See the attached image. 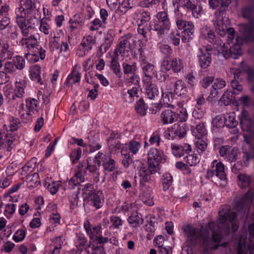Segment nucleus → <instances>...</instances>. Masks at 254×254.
<instances>
[{
	"label": "nucleus",
	"instance_id": "nucleus-1",
	"mask_svg": "<svg viewBox=\"0 0 254 254\" xmlns=\"http://www.w3.org/2000/svg\"><path fill=\"white\" fill-rule=\"evenodd\" d=\"M220 225L213 222H210L204 226L201 227V230L193 228L190 225L186 226L184 232L192 245H194L198 241H203L204 252L203 254H209L207 250L209 249H217L218 246L213 247L212 241L218 243L221 239V233L219 230L224 228L228 231L231 230L235 232L238 230V225L234 221L236 213L231 212L229 206H223L219 212Z\"/></svg>",
	"mask_w": 254,
	"mask_h": 254
},
{
	"label": "nucleus",
	"instance_id": "nucleus-2",
	"mask_svg": "<svg viewBox=\"0 0 254 254\" xmlns=\"http://www.w3.org/2000/svg\"><path fill=\"white\" fill-rule=\"evenodd\" d=\"M241 72H247L248 74V80L252 83H254V69H252L247 64L244 65V63L242 62L240 68L236 69L234 73V79L231 82L234 94H239L243 90L242 85L239 83L237 80L239 79V75Z\"/></svg>",
	"mask_w": 254,
	"mask_h": 254
},
{
	"label": "nucleus",
	"instance_id": "nucleus-3",
	"mask_svg": "<svg viewBox=\"0 0 254 254\" xmlns=\"http://www.w3.org/2000/svg\"><path fill=\"white\" fill-rule=\"evenodd\" d=\"M20 7L15 10L16 15L23 14L30 15L36 17L40 14L39 11L40 3L35 0H21L20 2Z\"/></svg>",
	"mask_w": 254,
	"mask_h": 254
},
{
	"label": "nucleus",
	"instance_id": "nucleus-4",
	"mask_svg": "<svg viewBox=\"0 0 254 254\" xmlns=\"http://www.w3.org/2000/svg\"><path fill=\"white\" fill-rule=\"evenodd\" d=\"M176 22L178 29L181 31L182 41L184 43L189 42L192 38L194 32L193 23L179 18L176 20Z\"/></svg>",
	"mask_w": 254,
	"mask_h": 254
},
{
	"label": "nucleus",
	"instance_id": "nucleus-5",
	"mask_svg": "<svg viewBox=\"0 0 254 254\" xmlns=\"http://www.w3.org/2000/svg\"><path fill=\"white\" fill-rule=\"evenodd\" d=\"M240 31L243 34V37H237L235 45L241 46L245 42L254 40V22L242 24L240 27Z\"/></svg>",
	"mask_w": 254,
	"mask_h": 254
},
{
	"label": "nucleus",
	"instance_id": "nucleus-6",
	"mask_svg": "<svg viewBox=\"0 0 254 254\" xmlns=\"http://www.w3.org/2000/svg\"><path fill=\"white\" fill-rule=\"evenodd\" d=\"M86 198L89 204L98 209L102 207L104 202V197L102 191L94 190L87 193Z\"/></svg>",
	"mask_w": 254,
	"mask_h": 254
},
{
	"label": "nucleus",
	"instance_id": "nucleus-7",
	"mask_svg": "<svg viewBox=\"0 0 254 254\" xmlns=\"http://www.w3.org/2000/svg\"><path fill=\"white\" fill-rule=\"evenodd\" d=\"M220 155L223 157L226 161L233 162L238 159L239 153L237 147H232L229 145H224L219 148Z\"/></svg>",
	"mask_w": 254,
	"mask_h": 254
},
{
	"label": "nucleus",
	"instance_id": "nucleus-8",
	"mask_svg": "<svg viewBox=\"0 0 254 254\" xmlns=\"http://www.w3.org/2000/svg\"><path fill=\"white\" fill-rule=\"evenodd\" d=\"M26 86L27 83L25 79L16 77L13 94H12L11 97H9V99L14 101L16 98L20 100L24 97L25 94V88Z\"/></svg>",
	"mask_w": 254,
	"mask_h": 254
},
{
	"label": "nucleus",
	"instance_id": "nucleus-9",
	"mask_svg": "<svg viewBox=\"0 0 254 254\" xmlns=\"http://www.w3.org/2000/svg\"><path fill=\"white\" fill-rule=\"evenodd\" d=\"M16 23L20 28L23 36L27 37L34 27L28 20H26L23 14L17 15L16 16Z\"/></svg>",
	"mask_w": 254,
	"mask_h": 254
},
{
	"label": "nucleus",
	"instance_id": "nucleus-10",
	"mask_svg": "<svg viewBox=\"0 0 254 254\" xmlns=\"http://www.w3.org/2000/svg\"><path fill=\"white\" fill-rule=\"evenodd\" d=\"M158 169L155 168V166L148 165V167H142L138 172L139 182L140 184L148 182L151 180V175L157 172Z\"/></svg>",
	"mask_w": 254,
	"mask_h": 254
},
{
	"label": "nucleus",
	"instance_id": "nucleus-11",
	"mask_svg": "<svg viewBox=\"0 0 254 254\" xmlns=\"http://www.w3.org/2000/svg\"><path fill=\"white\" fill-rule=\"evenodd\" d=\"M86 168L83 163H80L78 165V170L75 175L71 178L68 184L71 186V188L73 189L74 186L82 183L85 180L84 175H85Z\"/></svg>",
	"mask_w": 254,
	"mask_h": 254
},
{
	"label": "nucleus",
	"instance_id": "nucleus-12",
	"mask_svg": "<svg viewBox=\"0 0 254 254\" xmlns=\"http://www.w3.org/2000/svg\"><path fill=\"white\" fill-rule=\"evenodd\" d=\"M148 165L155 166V168L158 169L159 165L162 160L163 152L155 148H151L148 152Z\"/></svg>",
	"mask_w": 254,
	"mask_h": 254
},
{
	"label": "nucleus",
	"instance_id": "nucleus-13",
	"mask_svg": "<svg viewBox=\"0 0 254 254\" xmlns=\"http://www.w3.org/2000/svg\"><path fill=\"white\" fill-rule=\"evenodd\" d=\"M145 84V95L147 98L149 99H155L158 97L159 91L157 86L153 84L149 78H146L143 80Z\"/></svg>",
	"mask_w": 254,
	"mask_h": 254
},
{
	"label": "nucleus",
	"instance_id": "nucleus-14",
	"mask_svg": "<svg viewBox=\"0 0 254 254\" xmlns=\"http://www.w3.org/2000/svg\"><path fill=\"white\" fill-rule=\"evenodd\" d=\"M213 49H200V54L198 55L199 63L200 66L203 68H207L211 61L209 52Z\"/></svg>",
	"mask_w": 254,
	"mask_h": 254
},
{
	"label": "nucleus",
	"instance_id": "nucleus-15",
	"mask_svg": "<svg viewBox=\"0 0 254 254\" xmlns=\"http://www.w3.org/2000/svg\"><path fill=\"white\" fill-rule=\"evenodd\" d=\"M15 138L13 134L7 133L0 140V150L10 151L15 145Z\"/></svg>",
	"mask_w": 254,
	"mask_h": 254
},
{
	"label": "nucleus",
	"instance_id": "nucleus-16",
	"mask_svg": "<svg viewBox=\"0 0 254 254\" xmlns=\"http://www.w3.org/2000/svg\"><path fill=\"white\" fill-rule=\"evenodd\" d=\"M171 147L173 154L177 157L183 156L185 153H189L191 150L190 145L188 143H184L183 145L172 143Z\"/></svg>",
	"mask_w": 254,
	"mask_h": 254
},
{
	"label": "nucleus",
	"instance_id": "nucleus-17",
	"mask_svg": "<svg viewBox=\"0 0 254 254\" xmlns=\"http://www.w3.org/2000/svg\"><path fill=\"white\" fill-rule=\"evenodd\" d=\"M201 36L212 45L218 44L220 47H221V44H219V42L221 43V40L216 38L214 32L209 27L205 26L201 29Z\"/></svg>",
	"mask_w": 254,
	"mask_h": 254
},
{
	"label": "nucleus",
	"instance_id": "nucleus-18",
	"mask_svg": "<svg viewBox=\"0 0 254 254\" xmlns=\"http://www.w3.org/2000/svg\"><path fill=\"white\" fill-rule=\"evenodd\" d=\"M216 50L218 56H222L226 59L230 57L237 59L242 54V49H218Z\"/></svg>",
	"mask_w": 254,
	"mask_h": 254
},
{
	"label": "nucleus",
	"instance_id": "nucleus-19",
	"mask_svg": "<svg viewBox=\"0 0 254 254\" xmlns=\"http://www.w3.org/2000/svg\"><path fill=\"white\" fill-rule=\"evenodd\" d=\"M83 226L87 234L91 240H95L97 235H100L101 233L102 226L101 225L92 227L88 221H86L84 223Z\"/></svg>",
	"mask_w": 254,
	"mask_h": 254
},
{
	"label": "nucleus",
	"instance_id": "nucleus-20",
	"mask_svg": "<svg viewBox=\"0 0 254 254\" xmlns=\"http://www.w3.org/2000/svg\"><path fill=\"white\" fill-rule=\"evenodd\" d=\"M177 117L175 112L169 109H166L161 114L160 120L163 125L170 124L177 121Z\"/></svg>",
	"mask_w": 254,
	"mask_h": 254
},
{
	"label": "nucleus",
	"instance_id": "nucleus-21",
	"mask_svg": "<svg viewBox=\"0 0 254 254\" xmlns=\"http://www.w3.org/2000/svg\"><path fill=\"white\" fill-rule=\"evenodd\" d=\"M41 68L38 64H34L30 66L29 68L30 78L41 85L43 84V81L41 76Z\"/></svg>",
	"mask_w": 254,
	"mask_h": 254
},
{
	"label": "nucleus",
	"instance_id": "nucleus-22",
	"mask_svg": "<svg viewBox=\"0 0 254 254\" xmlns=\"http://www.w3.org/2000/svg\"><path fill=\"white\" fill-rule=\"evenodd\" d=\"M224 124L226 127L232 129L230 131L231 133L236 134L238 132V129L236 128L238 125V122L235 120L234 113L227 114L224 118Z\"/></svg>",
	"mask_w": 254,
	"mask_h": 254
},
{
	"label": "nucleus",
	"instance_id": "nucleus-23",
	"mask_svg": "<svg viewBox=\"0 0 254 254\" xmlns=\"http://www.w3.org/2000/svg\"><path fill=\"white\" fill-rule=\"evenodd\" d=\"M211 167L213 169L216 176L218 178L222 181L226 180V177L224 172V166L222 163L215 160L212 162Z\"/></svg>",
	"mask_w": 254,
	"mask_h": 254
},
{
	"label": "nucleus",
	"instance_id": "nucleus-24",
	"mask_svg": "<svg viewBox=\"0 0 254 254\" xmlns=\"http://www.w3.org/2000/svg\"><path fill=\"white\" fill-rule=\"evenodd\" d=\"M25 57L30 62H37L39 61V58L42 60L45 58V51L43 49H40L37 52H32L26 54Z\"/></svg>",
	"mask_w": 254,
	"mask_h": 254
},
{
	"label": "nucleus",
	"instance_id": "nucleus-25",
	"mask_svg": "<svg viewBox=\"0 0 254 254\" xmlns=\"http://www.w3.org/2000/svg\"><path fill=\"white\" fill-rule=\"evenodd\" d=\"M174 94L170 84H167L164 88H162V102L164 104H168L173 100Z\"/></svg>",
	"mask_w": 254,
	"mask_h": 254
},
{
	"label": "nucleus",
	"instance_id": "nucleus-26",
	"mask_svg": "<svg viewBox=\"0 0 254 254\" xmlns=\"http://www.w3.org/2000/svg\"><path fill=\"white\" fill-rule=\"evenodd\" d=\"M140 197L142 202L149 206L154 204L152 197V189L147 187L145 188L140 195Z\"/></svg>",
	"mask_w": 254,
	"mask_h": 254
},
{
	"label": "nucleus",
	"instance_id": "nucleus-27",
	"mask_svg": "<svg viewBox=\"0 0 254 254\" xmlns=\"http://www.w3.org/2000/svg\"><path fill=\"white\" fill-rule=\"evenodd\" d=\"M170 22H156L153 25L152 30L156 31L158 35H162L167 33L170 29Z\"/></svg>",
	"mask_w": 254,
	"mask_h": 254
},
{
	"label": "nucleus",
	"instance_id": "nucleus-28",
	"mask_svg": "<svg viewBox=\"0 0 254 254\" xmlns=\"http://www.w3.org/2000/svg\"><path fill=\"white\" fill-rule=\"evenodd\" d=\"M48 21H50V17H43L40 22L39 30L45 35H51L52 33V29Z\"/></svg>",
	"mask_w": 254,
	"mask_h": 254
},
{
	"label": "nucleus",
	"instance_id": "nucleus-29",
	"mask_svg": "<svg viewBox=\"0 0 254 254\" xmlns=\"http://www.w3.org/2000/svg\"><path fill=\"white\" fill-rule=\"evenodd\" d=\"M69 22L71 31H73L81 27L84 24V20L79 14H76L70 19Z\"/></svg>",
	"mask_w": 254,
	"mask_h": 254
},
{
	"label": "nucleus",
	"instance_id": "nucleus-30",
	"mask_svg": "<svg viewBox=\"0 0 254 254\" xmlns=\"http://www.w3.org/2000/svg\"><path fill=\"white\" fill-rule=\"evenodd\" d=\"M226 85V81L223 79H216L212 85V89L211 90L210 96L212 98L215 97L218 94V90L221 89Z\"/></svg>",
	"mask_w": 254,
	"mask_h": 254
},
{
	"label": "nucleus",
	"instance_id": "nucleus-31",
	"mask_svg": "<svg viewBox=\"0 0 254 254\" xmlns=\"http://www.w3.org/2000/svg\"><path fill=\"white\" fill-rule=\"evenodd\" d=\"M127 221L133 227H138L143 222L141 215H139L137 212H133L128 218Z\"/></svg>",
	"mask_w": 254,
	"mask_h": 254
},
{
	"label": "nucleus",
	"instance_id": "nucleus-32",
	"mask_svg": "<svg viewBox=\"0 0 254 254\" xmlns=\"http://www.w3.org/2000/svg\"><path fill=\"white\" fill-rule=\"evenodd\" d=\"M60 185V183L51 181V179L49 178H47L44 183L45 188L52 194H54L57 192Z\"/></svg>",
	"mask_w": 254,
	"mask_h": 254
},
{
	"label": "nucleus",
	"instance_id": "nucleus-33",
	"mask_svg": "<svg viewBox=\"0 0 254 254\" xmlns=\"http://www.w3.org/2000/svg\"><path fill=\"white\" fill-rule=\"evenodd\" d=\"M168 83L170 84L171 88L173 89L174 94L178 95H181L182 94H184V92H182V91L184 89V82L182 80H178L174 83L167 81L166 85Z\"/></svg>",
	"mask_w": 254,
	"mask_h": 254
},
{
	"label": "nucleus",
	"instance_id": "nucleus-34",
	"mask_svg": "<svg viewBox=\"0 0 254 254\" xmlns=\"http://www.w3.org/2000/svg\"><path fill=\"white\" fill-rule=\"evenodd\" d=\"M195 148L197 152L201 155L205 153L207 148V143L206 141L205 138H198L195 143Z\"/></svg>",
	"mask_w": 254,
	"mask_h": 254
},
{
	"label": "nucleus",
	"instance_id": "nucleus-35",
	"mask_svg": "<svg viewBox=\"0 0 254 254\" xmlns=\"http://www.w3.org/2000/svg\"><path fill=\"white\" fill-rule=\"evenodd\" d=\"M141 66L143 71L146 76V78H149L154 74V65L147 62L143 61L141 63Z\"/></svg>",
	"mask_w": 254,
	"mask_h": 254
},
{
	"label": "nucleus",
	"instance_id": "nucleus-36",
	"mask_svg": "<svg viewBox=\"0 0 254 254\" xmlns=\"http://www.w3.org/2000/svg\"><path fill=\"white\" fill-rule=\"evenodd\" d=\"M134 47V40L132 37H122L119 39L118 48H133Z\"/></svg>",
	"mask_w": 254,
	"mask_h": 254
},
{
	"label": "nucleus",
	"instance_id": "nucleus-37",
	"mask_svg": "<svg viewBox=\"0 0 254 254\" xmlns=\"http://www.w3.org/2000/svg\"><path fill=\"white\" fill-rule=\"evenodd\" d=\"M123 67L125 76L136 73L137 68L136 63L129 64L125 63L123 64Z\"/></svg>",
	"mask_w": 254,
	"mask_h": 254
},
{
	"label": "nucleus",
	"instance_id": "nucleus-38",
	"mask_svg": "<svg viewBox=\"0 0 254 254\" xmlns=\"http://www.w3.org/2000/svg\"><path fill=\"white\" fill-rule=\"evenodd\" d=\"M134 6V4L132 0H124L122 3H120L118 10L120 11L122 14H124L128 10L133 8Z\"/></svg>",
	"mask_w": 254,
	"mask_h": 254
},
{
	"label": "nucleus",
	"instance_id": "nucleus-39",
	"mask_svg": "<svg viewBox=\"0 0 254 254\" xmlns=\"http://www.w3.org/2000/svg\"><path fill=\"white\" fill-rule=\"evenodd\" d=\"M27 182L28 186L30 188H35L40 184L39 175L37 173H34L32 175H29L27 177Z\"/></svg>",
	"mask_w": 254,
	"mask_h": 254
},
{
	"label": "nucleus",
	"instance_id": "nucleus-40",
	"mask_svg": "<svg viewBox=\"0 0 254 254\" xmlns=\"http://www.w3.org/2000/svg\"><path fill=\"white\" fill-rule=\"evenodd\" d=\"M124 96L126 102H132L134 97L138 96V89L136 87H133L131 89L127 90Z\"/></svg>",
	"mask_w": 254,
	"mask_h": 254
},
{
	"label": "nucleus",
	"instance_id": "nucleus-41",
	"mask_svg": "<svg viewBox=\"0 0 254 254\" xmlns=\"http://www.w3.org/2000/svg\"><path fill=\"white\" fill-rule=\"evenodd\" d=\"M152 30L151 23H140L138 25L137 32L142 35L143 38H147V34Z\"/></svg>",
	"mask_w": 254,
	"mask_h": 254
},
{
	"label": "nucleus",
	"instance_id": "nucleus-42",
	"mask_svg": "<svg viewBox=\"0 0 254 254\" xmlns=\"http://www.w3.org/2000/svg\"><path fill=\"white\" fill-rule=\"evenodd\" d=\"M173 129H174L175 134L180 138L184 137L188 130L187 126L184 124L179 125L175 124L174 125Z\"/></svg>",
	"mask_w": 254,
	"mask_h": 254
},
{
	"label": "nucleus",
	"instance_id": "nucleus-43",
	"mask_svg": "<svg viewBox=\"0 0 254 254\" xmlns=\"http://www.w3.org/2000/svg\"><path fill=\"white\" fill-rule=\"evenodd\" d=\"M19 43V46H24L25 45L26 48H29L30 45L32 47L38 46L37 39L33 35H31L28 38L22 39Z\"/></svg>",
	"mask_w": 254,
	"mask_h": 254
},
{
	"label": "nucleus",
	"instance_id": "nucleus-44",
	"mask_svg": "<svg viewBox=\"0 0 254 254\" xmlns=\"http://www.w3.org/2000/svg\"><path fill=\"white\" fill-rule=\"evenodd\" d=\"M147 106L144 103L143 99H140L135 105V109L137 113L141 116H144L146 115V111Z\"/></svg>",
	"mask_w": 254,
	"mask_h": 254
},
{
	"label": "nucleus",
	"instance_id": "nucleus-45",
	"mask_svg": "<svg viewBox=\"0 0 254 254\" xmlns=\"http://www.w3.org/2000/svg\"><path fill=\"white\" fill-rule=\"evenodd\" d=\"M193 133L197 138H204L207 132L204 124L201 123L196 125L195 131L194 130Z\"/></svg>",
	"mask_w": 254,
	"mask_h": 254
},
{
	"label": "nucleus",
	"instance_id": "nucleus-46",
	"mask_svg": "<svg viewBox=\"0 0 254 254\" xmlns=\"http://www.w3.org/2000/svg\"><path fill=\"white\" fill-rule=\"evenodd\" d=\"M162 184L164 190L169 189L173 183V177L169 173H166L162 175Z\"/></svg>",
	"mask_w": 254,
	"mask_h": 254
},
{
	"label": "nucleus",
	"instance_id": "nucleus-47",
	"mask_svg": "<svg viewBox=\"0 0 254 254\" xmlns=\"http://www.w3.org/2000/svg\"><path fill=\"white\" fill-rule=\"evenodd\" d=\"M250 182V177L246 174H239L238 176V183L242 188L248 187Z\"/></svg>",
	"mask_w": 254,
	"mask_h": 254
},
{
	"label": "nucleus",
	"instance_id": "nucleus-48",
	"mask_svg": "<svg viewBox=\"0 0 254 254\" xmlns=\"http://www.w3.org/2000/svg\"><path fill=\"white\" fill-rule=\"evenodd\" d=\"M184 68V63L180 59L174 58L172 60V69L174 72H180Z\"/></svg>",
	"mask_w": 254,
	"mask_h": 254
},
{
	"label": "nucleus",
	"instance_id": "nucleus-49",
	"mask_svg": "<svg viewBox=\"0 0 254 254\" xmlns=\"http://www.w3.org/2000/svg\"><path fill=\"white\" fill-rule=\"evenodd\" d=\"M110 157V155L104 154L101 152H99L94 157L93 161L98 167L105 162Z\"/></svg>",
	"mask_w": 254,
	"mask_h": 254
},
{
	"label": "nucleus",
	"instance_id": "nucleus-50",
	"mask_svg": "<svg viewBox=\"0 0 254 254\" xmlns=\"http://www.w3.org/2000/svg\"><path fill=\"white\" fill-rule=\"evenodd\" d=\"M102 166L105 172H113L116 168V162L110 156L109 159L103 164Z\"/></svg>",
	"mask_w": 254,
	"mask_h": 254
},
{
	"label": "nucleus",
	"instance_id": "nucleus-51",
	"mask_svg": "<svg viewBox=\"0 0 254 254\" xmlns=\"http://www.w3.org/2000/svg\"><path fill=\"white\" fill-rule=\"evenodd\" d=\"M184 161L190 166H194L200 161V158L196 154H190L184 158Z\"/></svg>",
	"mask_w": 254,
	"mask_h": 254
},
{
	"label": "nucleus",
	"instance_id": "nucleus-52",
	"mask_svg": "<svg viewBox=\"0 0 254 254\" xmlns=\"http://www.w3.org/2000/svg\"><path fill=\"white\" fill-rule=\"evenodd\" d=\"M80 74L78 72L74 71L68 76L65 83L71 85L78 83L80 80Z\"/></svg>",
	"mask_w": 254,
	"mask_h": 254
},
{
	"label": "nucleus",
	"instance_id": "nucleus-53",
	"mask_svg": "<svg viewBox=\"0 0 254 254\" xmlns=\"http://www.w3.org/2000/svg\"><path fill=\"white\" fill-rule=\"evenodd\" d=\"M189 11L191 12L192 16L195 18H199L203 14L202 6L201 4L196 2Z\"/></svg>",
	"mask_w": 254,
	"mask_h": 254
},
{
	"label": "nucleus",
	"instance_id": "nucleus-54",
	"mask_svg": "<svg viewBox=\"0 0 254 254\" xmlns=\"http://www.w3.org/2000/svg\"><path fill=\"white\" fill-rule=\"evenodd\" d=\"M141 143L140 142L131 140L128 144V148L130 153L132 154H136L141 147Z\"/></svg>",
	"mask_w": 254,
	"mask_h": 254
},
{
	"label": "nucleus",
	"instance_id": "nucleus-55",
	"mask_svg": "<svg viewBox=\"0 0 254 254\" xmlns=\"http://www.w3.org/2000/svg\"><path fill=\"white\" fill-rule=\"evenodd\" d=\"M141 6L144 7L148 8L153 5H159L161 4L162 8H164V7L167 4L166 0H151L150 1L147 2H143L142 4L141 3Z\"/></svg>",
	"mask_w": 254,
	"mask_h": 254
},
{
	"label": "nucleus",
	"instance_id": "nucleus-56",
	"mask_svg": "<svg viewBox=\"0 0 254 254\" xmlns=\"http://www.w3.org/2000/svg\"><path fill=\"white\" fill-rule=\"evenodd\" d=\"M26 107L28 109L29 112H37V108L38 101L34 98H28L26 101Z\"/></svg>",
	"mask_w": 254,
	"mask_h": 254
},
{
	"label": "nucleus",
	"instance_id": "nucleus-57",
	"mask_svg": "<svg viewBox=\"0 0 254 254\" xmlns=\"http://www.w3.org/2000/svg\"><path fill=\"white\" fill-rule=\"evenodd\" d=\"M82 150L80 148H75L72 150L70 154V158L72 163L75 164L78 162L81 157Z\"/></svg>",
	"mask_w": 254,
	"mask_h": 254
},
{
	"label": "nucleus",
	"instance_id": "nucleus-58",
	"mask_svg": "<svg viewBox=\"0 0 254 254\" xmlns=\"http://www.w3.org/2000/svg\"><path fill=\"white\" fill-rule=\"evenodd\" d=\"M13 62L17 69L21 70L24 68L25 62L23 57L19 56L14 57Z\"/></svg>",
	"mask_w": 254,
	"mask_h": 254
},
{
	"label": "nucleus",
	"instance_id": "nucleus-59",
	"mask_svg": "<svg viewBox=\"0 0 254 254\" xmlns=\"http://www.w3.org/2000/svg\"><path fill=\"white\" fill-rule=\"evenodd\" d=\"M125 81L128 84L137 85L139 84V77L136 73L125 76Z\"/></svg>",
	"mask_w": 254,
	"mask_h": 254
},
{
	"label": "nucleus",
	"instance_id": "nucleus-60",
	"mask_svg": "<svg viewBox=\"0 0 254 254\" xmlns=\"http://www.w3.org/2000/svg\"><path fill=\"white\" fill-rule=\"evenodd\" d=\"M13 54V52L8 49H1L0 50V60L2 61L11 59Z\"/></svg>",
	"mask_w": 254,
	"mask_h": 254
},
{
	"label": "nucleus",
	"instance_id": "nucleus-61",
	"mask_svg": "<svg viewBox=\"0 0 254 254\" xmlns=\"http://www.w3.org/2000/svg\"><path fill=\"white\" fill-rule=\"evenodd\" d=\"M75 243L78 249H81V247L85 245L86 243H87V240L82 234H77Z\"/></svg>",
	"mask_w": 254,
	"mask_h": 254
},
{
	"label": "nucleus",
	"instance_id": "nucleus-62",
	"mask_svg": "<svg viewBox=\"0 0 254 254\" xmlns=\"http://www.w3.org/2000/svg\"><path fill=\"white\" fill-rule=\"evenodd\" d=\"M176 114L178 116L177 117V121L179 120V121L181 122H184L187 121L188 114L185 108L180 109Z\"/></svg>",
	"mask_w": 254,
	"mask_h": 254
},
{
	"label": "nucleus",
	"instance_id": "nucleus-63",
	"mask_svg": "<svg viewBox=\"0 0 254 254\" xmlns=\"http://www.w3.org/2000/svg\"><path fill=\"white\" fill-rule=\"evenodd\" d=\"M95 44V39L92 36L89 35L84 37L82 42L83 46L88 47V48H91L92 46H94Z\"/></svg>",
	"mask_w": 254,
	"mask_h": 254
},
{
	"label": "nucleus",
	"instance_id": "nucleus-64",
	"mask_svg": "<svg viewBox=\"0 0 254 254\" xmlns=\"http://www.w3.org/2000/svg\"><path fill=\"white\" fill-rule=\"evenodd\" d=\"M26 232L23 229L18 230L14 234L13 239L16 242L22 241L25 237Z\"/></svg>",
	"mask_w": 254,
	"mask_h": 254
}]
</instances>
